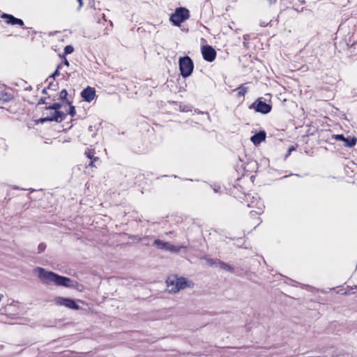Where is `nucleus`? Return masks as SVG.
Returning <instances> with one entry per match:
<instances>
[{
	"label": "nucleus",
	"instance_id": "obj_1",
	"mask_svg": "<svg viewBox=\"0 0 357 357\" xmlns=\"http://www.w3.org/2000/svg\"><path fill=\"white\" fill-rule=\"evenodd\" d=\"M36 271L38 278L46 284H54L66 287H73V281L69 278L59 275L52 271H47L40 267L37 268Z\"/></svg>",
	"mask_w": 357,
	"mask_h": 357
},
{
	"label": "nucleus",
	"instance_id": "obj_2",
	"mask_svg": "<svg viewBox=\"0 0 357 357\" xmlns=\"http://www.w3.org/2000/svg\"><path fill=\"white\" fill-rule=\"evenodd\" d=\"M167 290L169 293H177L188 287V281L185 278L176 276L169 277L166 281Z\"/></svg>",
	"mask_w": 357,
	"mask_h": 357
},
{
	"label": "nucleus",
	"instance_id": "obj_3",
	"mask_svg": "<svg viewBox=\"0 0 357 357\" xmlns=\"http://www.w3.org/2000/svg\"><path fill=\"white\" fill-rule=\"evenodd\" d=\"M178 63L181 75L184 78L189 77L194 69V63L191 58L188 56L180 57Z\"/></svg>",
	"mask_w": 357,
	"mask_h": 357
},
{
	"label": "nucleus",
	"instance_id": "obj_4",
	"mask_svg": "<svg viewBox=\"0 0 357 357\" xmlns=\"http://www.w3.org/2000/svg\"><path fill=\"white\" fill-rule=\"evenodd\" d=\"M190 17L189 10L184 7H179L175 10V12L170 16V21L175 26H180L181 24L188 19Z\"/></svg>",
	"mask_w": 357,
	"mask_h": 357
},
{
	"label": "nucleus",
	"instance_id": "obj_5",
	"mask_svg": "<svg viewBox=\"0 0 357 357\" xmlns=\"http://www.w3.org/2000/svg\"><path fill=\"white\" fill-rule=\"evenodd\" d=\"M249 108L255 109L257 112L266 114L271 111L272 106L263 101L262 98H259L251 104Z\"/></svg>",
	"mask_w": 357,
	"mask_h": 357
},
{
	"label": "nucleus",
	"instance_id": "obj_6",
	"mask_svg": "<svg viewBox=\"0 0 357 357\" xmlns=\"http://www.w3.org/2000/svg\"><path fill=\"white\" fill-rule=\"evenodd\" d=\"M153 245L160 250H164L167 251H169L172 252H178L182 248H183V246H176L172 244H171L169 242L163 241L160 239H156L153 241Z\"/></svg>",
	"mask_w": 357,
	"mask_h": 357
},
{
	"label": "nucleus",
	"instance_id": "obj_7",
	"mask_svg": "<svg viewBox=\"0 0 357 357\" xmlns=\"http://www.w3.org/2000/svg\"><path fill=\"white\" fill-rule=\"evenodd\" d=\"M66 116V114L61 111H54L50 116L41 118L39 121L41 123L47 121H56L57 123L62 122Z\"/></svg>",
	"mask_w": 357,
	"mask_h": 357
},
{
	"label": "nucleus",
	"instance_id": "obj_8",
	"mask_svg": "<svg viewBox=\"0 0 357 357\" xmlns=\"http://www.w3.org/2000/svg\"><path fill=\"white\" fill-rule=\"evenodd\" d=\"M202 54L205 61L212 62L215 59L216 51L210 45H204L202 48Z\"/></svg>",
	"mask_w": 357,
	"mask_h": 357
},
{
	"label": "nucleus",
	"instance_id": "obj_9",
	"mask_svg": "<svg viewBox=\"0 0 357 357\" xmlns=\"http://www.w3.org/2000/svg\"><path fill=\"white\" fill-rule=\"evenodd\" d=\"M56 303L73 310L79 309V306L75 303V301L69 298L58 297L56 298Z\"/></svg>",
	"mask_w": 357,
	"mask_h": 357
},
{
	"label": "nucleus",
	"instance_id": "obj_10",
	"mask_svg": "<svg viewBox=\"0 0 357 357\" xmlns=\"http://www.w3.org/2000/svg\"><path fill=\"white\" fill-rule=\"evenodd\" d=\"M332 137L337 141L344 142V146L347 147H353L356 145L357 139L354 137L346 138L343 135H333Z\"/></svg>",
	"mask_w": 357,
	"mask_h": 357
},
{
	"label": "nucleus",
	"instance_id": "obj_11",
	"mask_svg": "<svg viewBox=\"0 0 357 357\" xmlns=\"http://www.w3.org/2000/svg\"><path fill=\"white\" fill-rule=\"evenodd\" d=\"M1 18L6 20V23L8 24L19 25L20 26H23L24 24L22 20L17 18L10 14L3 13L1 15Z\"/></svg>",
	"mask_w": 357,
	"mask_h": 357
},
{
	"label": "nucleus",
	"instance_id": "obj_12",
	"mask_svg": "<svg viewBox=\"0 0 357 357\" xmlns=\"http://www.w3.org/2000/svg\"><path fill=\"white\" fill-rule=\"evenodd\" d=\"M95 96L96 90L91 86H87L81 93L82 98L88 102H91L94 99Z\"/></svg>",
	"mask_w": 357,
	"mask_h": 357
},
{
	"label": "nucleus",
	"instance_id": "obj_13",
	"mask_svg": "<svg viewBox=\"0 0 357 357\" xmlns=\"http://www.w3.org/2000/svg\"><path fill=\"white\" fill-rule=\"evenodd\" d=\"M266 133L264 130H260L259 132L255 133L250 138L251 142L255 145H258L266 139Z\"/></svg>",
	"mask_w": 357,
	"mask_h": 357
},
{
	"label": "nucleus",
	"instance_id": "obj_14",
	"mask_svg": "<svg viewBox=\"0 0 357 357\" xmlns=\"http://www.w3.org/2000/svg\"><path fill=\"white\" fill-rule=\"evenodd\" d=\"M68 92L66 89H63L59 93V99L64 101L67 105H70L73 101L68 98Z\"/></svg>",
	"mask_w": 357,
	"mask_h": 357
},
{
	"label": "nucleus",
	"instance_id": "obj_15",
	"mask_svg": "<svg viewBox=\"0 0 357 357\" xmlns=\"http://www.w3.org/2000/svg\"><path fill=\"white\" fill-rule=\"evenodd\" d=\"M217 266H219L221 269L225 270L227 271L233 272L234 268L230 266L229 264H226L225 262H223L222 261H217Z\"/></svg>",
	"mask_w": 357,
	"mask_h": 357
},
{
	"label": "nucleus",
	"instance_id": "obj_16",
	"mask_svg": "<svg viewBox=\"0 0 357 357\" xmlns=\"http://www.w3.org/2000/svg\"><path fill=\"white\" fill-rule=\"evenodd\" d=\"M13 98V96L8 93H0V102H7Z\"/></svg>",
	"mask_w": 357,
	"mask_h": 357
},
{
	"label": "nucleus",
	"instance_id": "obj_17",
	"mask_svg": "<svg viewBox=\"0 0 357 357\" xmlns=\"http://www.w3.org/2000/svg\"><path fill=\"white\" fill-rule=\"evenodd\" d=\"M236 91H237V97L240 98L245 96L248 91V87L245 84H241Z\"/></svg>",
	"mask_w": 357,
	"mask_h": 357
},
{
	"label": "nucleus",
	"instance_id": "obj_18",
	"mask_svg": "<svg viewBox=\"0 0 357 357\" xmlns=\"http://www.w3.org/2000/svg\"><path fill=\"white\" fill-rule=\"evenodd\" d=\"M100 158L97 156H94L90 160V162L89 163L88 166L97 167V166L100 165Z\"/></svg>",
	"mask_w": 357,
	"mask_h": 357
},
{
	"label": "nucleus",
	"instance_id": "obj_19",
	"mask_svg": "<svg viewBox=\"0 0 357 357\" xmlns=\"http://www.w3.org/2000/svg\"><path fill=\"white\" fill-rule=\"evenodd\" d=\"M62 107V104L60 102H56L52 104V105H50L48 107H46V109H54V111H59V109Z\"/></svg>",
	"mask_w": 357,
	"mask_h": 357
},
{
	"label": "nucleus",
	"instance_id": "obj_20",
	"mask_svg": "<svg viewBox=\"0 0 357 357\" xmlns=\"http://www.w3.org/2000/svg\"><path fill=\"white\" fill-rule=\"evenodd\" d=\"M95 151L93 149H89L87 148L86 150L85 151V153L84 154L86 155V156L91 160L93 157L95 156Z\"/></svg>",
	"mask_w": 357,
	"mask_h": 357
},
{
	"label": "nucleus",
	"instance_id": "obj_21",
	"mask_svg": "<svg viewBox=\"0 0 357 357\" xmlns=\"http://www.w3.org/2000/svg\"><path fill=\"white\" fill-rule=\"evenodd\" d=\"M74 51V47L71 45H67L64 48V54H69L73 53Z\"/></svg>",
	"mask_w": 357,
	"mask_h": 357
},
{
	"label": "nucleus",
	"instance_id": "obj_22",
	"mask_svg": "<svg viewBox=\"0 0 357 357\" xmlns=\"http://www.w3.org/2000/svg\"><path fill=\"white\" fill-rule=\"evenodd\" d=\"M61 64L58 65L56 70L51 75H50L49 78L54 79L56 76H58L59 75V69L61 68Z\"/></svg>",
	"mask_w": 357,
	"mask_h": 357
},
{
	"label": "nucleus",
	"instance_id": "obj_23",
	"mask_svg": "<svg viewBox=\"0 0 357 357\" xmlns=\"http://www.w3.org/2000/svg\"><path fill=\"white\" fill-rule=\"evenodd\" d=\"M69 106H70V107H69L68 114L71 116H74L76 114L75 107L73 105H72V104Z\"/></svg>",
	"mask_w": 357,
	"mask_h": 357
},
{
	"label": "nucleus",
	"instance_id": "obj_24",
	"mask_svg": "<svg viewBox=\"0 0 357 357\" xmlns=\"http://www.w3.org/2000/svg\"><path fill=\"white\" fill-rule=\"evenodd\" d=\"M46 248V245L43 243H41L38 245V253H40L42 252H43Z\"/></svg>",
	"mask_w": 357,
	"mask_h": 357
},
{
	"label": "nucleus",
	"instance_id": "obj_25",
	"mask_svg": "<svg viewBox=\"0 0 357 357\" xmlns=\"http://www.w3.org/2000/svg\"><path fill=\"white\" fill-rule=\"evenodd\" d=\"M52 86H54L52 82H50L48 86L43 89L42 93L47 94V89H52Z\"/></svg>",
	"mask_w": 357,
	"mask_h": 357
},
{
	"label": "nucleus",
	"instance_id": "obj_26",
	"mask_svg": "<svg viewBox=\"0 0 357 357\" xmlns=\"http://www.w3.org/2000/svg\"><path fill=\"white\" fill-rule=\"evenodd\" d=\"M207 264H208L209 266H217V262H215L213 259H207Z\"/></svg>",
	"mask_w": 357,
	"mask_h": 357
},
{
	"label": "nucleus",
	"instance_id": "obj_27",
	"mask_svg": "<svg viewBox=\"0 0 357 357\" xmlns=\"http://www.w3.org/2000/svg\"><path fill=\"white\" fill-rule=\"evenodd\" d=\"M266 3L271 6L276 3L277 0H264Z\"/></svg>",
	"mask_w": 357,
	"mask_h": 357
},
{
	"label": "nucleus",
	"instance_id": "obj_28",
	"mask_svg": "<svg viewBox=\"0 0 357 357\" xmlns=\"http://www.w3.org/2000/svg\"><path fill=\"white\" fill-rule=\"evenodd\" d=\"M45 100H46L45 98H43V97L40 98L39 101H38V105L46 104Z\"/></svg>",
	"mask_w": 357,
	"mask_h": 357
},
{
	"label": "nucleus",
	"instance_id": "obj_29",
	"mask_svg": "<svg viewBox=\"0 0 357 357\" xmlns=\"http://www.w3.org/2000/svg\"><path fill=\"white\" fill-rule=\"evenodd\" d=\"M254 213H256V214H260V213H261V210L260 209V211H258V212L255 211H250V214H251L252 215H254V214H253Z\"/></svg>",
	"mask_w": 357,
	"mask_h": 357
},
{
	"label": "nucleus",
	"instance_id": "obj_30",
	"mask_svg": "<svg viewBox=\"0 0 357 357\" xmlns=\"http://www.w3.org/2000/svg\"><path fill=\"white\" fill-rule=\"evenodd\" d=\"M267 25H268V23H266V22H260V26H261V27H266Z\"/></svg>",
	"mask_w": 357,
	"mask_h": 357
},
{
	"label": "nucleus",
	"instance_id": "obj_31",
	"mask_svg": "<svg viewBox=\"0 0 357 357\" xmlns=\"http://www.w3.org/2000/svg\"><path fill=\"white\" fill-rule=\"evenodd\" d=\"M64 64H65L66 66H69V62H68V61L66 59H64Z\"/></svg>",
	"mask_w": 357,
	"mask_h": 357
},
{
	"label": "nucleus",
	"instance_id": "obj_32",
	"mask_svg": "<svg viewBox=\"0 0 357 357\" xmlns=\"http://www.w3.org/2000/svg\"><path fill=\"white\" fill-rule=\"evenodd\" d=\"M88 130H89V131L92 132L93 131V126H89V128H88Z\"/></svg>",
	"mask_w": 357,
	"mask_h": 357
},
{
	"label": "nucleus",
	"instance_id": "obj_33",
	"mask_svg": "<svg viewBox=\"0 0 357 357\" xmlns=\"http://www.w3.org/2000/svg\"><path fill=\"white\" fill-rule=\"evenodd\" d=\"M294 146H291V148H289V152H291V151L294 150Z\"/></svg>",
	"mask_w": 357,
	"mask_h": 357
},
{
	"label": "nucleus",
	"instance_id": "obj_34",
	"mask_svg": "<svg viewBox=\"0 0 357 357\" xmlns=\"http://www.w3.org/2000/svg\"><path fill=\"white\" fill-rule=\"evenodd\" d=\"M77 1H79V6H82V0H77Z\"/></svg>",
	"mask_w": 357,
	"mask_h": 357
},
{
	"label": "nucleus",
	"instance_id": "obj_35",
	"mask_svg": "<svg viewBox=\"0 0 357 357\" xmlns=\"http://www.w3.org/2000/svg\"><path fill=\"white\" fill-rule=\"evenodd\" d=\"M214 191L215 192H218V189L217 188H214Z\"/></svg>",
	"mask_w": 357,
	"mask_h": 357
},
{
	"label": "nucleus",
	"instance_id": "obj_36",
	"mask_svg": "<svg viewBox=\"0 0 357 357\" xmlns=\"http://www.w3.org/2000/svg\"><path fill=\"white\" fill-rule=\"evenodd\" d=\"M248 207H253L252 206H250V204H248Z\"/></svg>",
	"mask_w": 357,
	"mask_h": 357
},
{
	"label": "nucleus",
	"instance_id": "obj_37",
	"mask_svg": "<svg viewBox=\"0 0 357 357\" xmlns=\"http://www.w3.org/2000/svg\"><path fill=\"white\" fill-rule=\"evenodd\" d=\"M110 25H111V26H112V25H113L112 22H110Z\"/></svg>",
	"mask_w": 357,
	"mask_h": 357
}]
</instances>
